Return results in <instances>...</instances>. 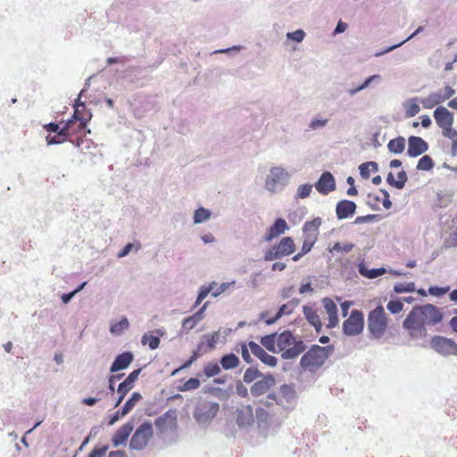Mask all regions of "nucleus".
Returning a JSON list of instances; mask_svg holds the SVG:
<instances>
[{
  "instance_id": "obj_1",
  "label": "nucleus",
  "mask_w": 457,
  "mask_h": 457,
  "mask_svg": "<svg viewBox=\"0 0 457 457\" xmlns=\"http://www.w3.org/2000/svg\"><path fill=\"white\" fill-rule=\"evenodd\" d=\"M441 310L431 303L414 306L403 322V327L413 338H423L428 336L426 325L435 326L443 320Z\"/></svg>"
},
{
  "instance_id": "obj_2",
  "label": "nucleus",
  "mask_w": 457,
  "mask_h": 457,
  "mask_svg": "<svg viewBox=\"0 0 457 457\" xmlns=\"http://www.w3.org/2000/svg\"><path fill=\"white\" fill-rule=\"evenodd\" d=\"M334 346H320L312 345L301 358L300 364L305 370L315 372L327 361L330 353L333 352Z\"/></svg>"
},
{
  "instance_id": "obj_3",
  "label": "nucleus",
  "mask_w": 457,
  "mask_h": 457,
  "mask_svg": "<svg viewBox=\"0 0 457 457\" xmlns=\"http://www.w3.org/2000/svg\"><path fill=\"white\" fill-rule=\"evenodd\" d=\"M304 349L303 341H296L290 331H284L278 336V351L283 359H294Z\"/></svg>"
},
{
  "instance_id": "obj_4",
  "label": "nucleus",
  "mask_w": 457,
  "mask_h": 457,
  "mask_svg": "<svg viewBox=\"0 0 457 457\" xmlns=\"http://www.w3.org/2000/svg\"><path fill=\"white\" fill-rule=\"evenodd\" d=\"M388 328V318L381 305L377 306L368 314V330L370 337L381 338Z\"/></svg>"
},
{
  "instance_id": "obj_5",
  "label": "nucleus",
  "mask_w": 457,
  "mask_h": 457,
  "mask_svg": "<svg viewBox=\"0 0 457 457\" xmlns=\"http://www.w3.org/2000/svg\"><path fill=\"white\" fill-rule=\"evenodd\" d=\"M295 250V245L291 237H283L278 244L268 249L264 254V260L267 262L287 256Z\"/></svg>"
},
{
  "instance_id": "obj_6",
  "label": "nucleus",
  "mask_w": 457,
  "mask_h": 457,
  "mask_svg": "<svg viewBox=\"0 0 457 457\" xmlns=\"http://www.w3.org/2000/svg\"><path fill=\"white\" fill-rule=\"evenodd\" d=\"M434 118L436 125L442 129V135L449 136V134L453 135L455 129H453V120L454 116L453 113L451 112L447 108L444 106H439L434 111Z\"/></svg>"
},
{
  "instance_id": "obj_7",
  "label": "nucleus",
  "mask_w": 457,
  "mask_h": 457,
  "mask_svg": "<svg viewBox=\"0 0 457 457\" xmlns=\"http://www.w3.org/2000/svg\"><path fill=\"white\" fill-rule=\"evenodd\" d=\"M220 405L210 401L199 402L194 411V418L199 423L210 422L218 413Z\"/></svg>"
},
{
  "instance_id": "obj_8",
  "label": "nucleus",
  "mask_w": 457,
  "mask_h": 457,
  "mask_svg": "<svg viewBox=\"0 0 457 457\" xmlns=\"http://www.w3.org/2000/svg\"><path fill=\"white\" fill-rule=\"evenodd\" d=\"M364 317L359 310H353L350 316L343 322V332L346 336H357L363 331Z\"/></svg>"
},
{
  "instance_id": "obj_9",
  "label": "nucleus",
  "mask_w": 457,
  "mask_h": 457,
  "mask_svg": "<svg viewBox=\"0 0 457 457\" xmlns=\"http://www.w3.org/2000/svg\"><path fill=\"white\" fill-rule=\"evenodd\" d=\"M152 436V424L149 422H145L141 424L133 434L129 444L130 447L136 450H141L147 445Z\"/></svg>"
},
{
  "instance_id": "obj_10",
  "label": "nucleus",
  "mask_w": 457,
  "mask_h": 457,
  "mask_svg": "<svg viewBox=\"0 0 457 457\" xmlns=\"http://www.w3.org/2000/svg\"><path fill=\"white\" fill-rule=\"evenodd\" d=\"M288 179V173L281 167H272L265 180V188L275 193L280 186H284Z\"/></svg>"
},
{
  "instance_id": "obj_11",
  "label": "nucleus",
  "mask_w": 457,
  "mask_h": 457,
  "mask_svg": "<svg viewBox=\"0 0 457 457\" xmlns=\"http://www.w3.org/2000/svg\"><path fill=\"white\" fill-rule=\"evenodd\" d=\"M454 94L455 90L451 86H446L444 91L433 92L427 97L421 98L420 103L424 108L432 109L451 98Z\"/></svg>"
},
{
  "instance_id": "obj_12",
  "label": "nucleus",
  "mask_w": 457,
  "mask_h": 457,
  "mask_svg": "<svg viewBox=\"0 0 457 457\" xmlns=\"http://www.w3.org/2000/svg\"><path fill=\"white\" fill-rule=\"evenodd\" d=\"M430 345L442 355H457V344L451 338L435 336L431 338Z\"/></svg>"
},
{
  "instance_id": "obj_13",
  "label": "nucleus",
  "mask_w": 457,
  "mask_h": 457,
  "mask_svg": "<svg viewBox=\"0 0 457 457\" xmlns=\"http://www.w3.org/2000/svg\"><path fill=\"white\" fill-rule=\"evenodd\" d=\"M141 370L137 369L133 370L126 379L119 385L118 387V395L119 398L115 406H119L121 402L124 400L126 395L134 387L135 381L137 380L138 375L140 374Z\"/></svg>"
},
{
  "instance_id": "obj_14",
  "label": "nucleus",
  "mask_w": 457,
  "mask_h": 457,
  "mask_svg": "<svg viewBox=\"0 0 457 457\" xmlns=\"http://www.w3.org/2000/svg\"><path fill=\"white\" fill-rule=\"evenodd\" d=\"M316 190L321 195H328L336 189V182L329 171L323 172L315 184Z\"/></svg>"
},
{
  "instance_id": "obj_15",
  "label": "nucleus",
  "mask_w": 457,
  "mask_h": 457,
  "mask_svg": "<svg viewBox=\"0 0 457 457\" xmlns=\"http://www.w3.org/2000/svg\"><path fill=\"white\" fill-rule=\"evenodd\" d=\"M249 348L252 353L264 364L270 367H275L277 365V358L266 353V351L255 342H249Z\"/></svg>"
},
{
  "instance_id": "obj_16",
  "label": "nucleus",
  "mask_w": 457,
  "mask_h": 457,
  "mask_svg": "<svg viewBox=\"0 0 457 457\" xmlns=\"http://www.w3.org/2000/svg\"><path fill=\"white\" fill-rule=\"evenodd\" d=\"M428 148V143L420 137L411 136L408 139V154L411 157L424 154Z\"/></svg>"
},
{
  "instance_id": "obj_17",
  "label": "nucleus",
  "mask_w": 457,
  "mask_h": 457,
  "mask_svg": "<svg viewBox=\"0 0 457 457\" xmlns=\"http://www.w3.org/2000/svg\"><path fill=\"white\" fill-rule=\"evenodd\" d=\"M236 421L240 427L251 426L254 422L253 410L251 405H243L236 411Z\"/></svg>"
},
{
  "instance_id": "obj_18",
  "label": "nucleus",
  "mask_w": 457,
  "mask_h": 457,
  "mask_svg": "<svg viewBox=\"0 0 457 457\" xmlns=\"http://www.w3.org/2000/svg\"><path fill=\"white\" fill-rule=\"evenodd\" d=\"M287 229L288 226L287 221L282 218H278L275 220L273 225L269 228L263 240L265 242H270L272 239L284 234Z\"/></svg>"
},
{
  "instance_id": "obj_19",
  "label": "nucleus",
  "mask_w": 457,
  "mask_h": 457,
  "mask_svg": "<svg viewBox=\"0 0 457 457\" xmlns=\"http://www.w3.org/2000/svg\"><path fill=\"white\" fill-rule=\"evenodd\" d=\"M88 122V115L85 114L84 117H81V121L69 120L65 125L63 126L68 137L75 136L82 133Z\"/></svg>"
},
{
  "instance_id": "obj_20",
  "label": "nucleus",
  "mask_w": 457,
  "mask_h": 457,
  "mask_svg": "<svg viewBox=\"0 0 457 457\" xmlns=\"http://www.w3.org/2000/svg\"><path fill=\"white\" fill-rule=\"evenodd\" d=\"M275 384L274 378L272 376H267L261 380L256 381L250 389L252 395L260 396L266 394L270 387Z\"/></svg>"
},
{
  "instance_id": "obj_21",
  "label": "nucleus",
  "mask_w": 457,
  "mask_h": 457,
  "mask_svg": "<svg viewBox=\"0 0 457 457\" xmlns=\"http://www.w3.org/2000/svg\"><path fill=\"white\" fill-rule=\"evenodd\" d=\"M323 307L328 317V328H335L338 325L339 319L337 315V306L330 298H324L322 300Z\"/></svg>"
},
{
  "instance_id": "obj_22",
  "label": "nucleus",
  "mask_w": 457,
  "mask_h": 457,
  "mask_svg": "<svg viewBox=\"0 0 457 457\" xmlns=\"http://www.w3.org/2000/svg\"><path fill=\"white\" fill-rule=\"evenodd\" d=\"M133 428L134 427L131 422L123 424L112 436V445L114 446H119L120 445L124 444L133 431Z\"/></svg>"
},
{
  "instance_id": "obj_23",
  "label": "nucleus",
  "mask_w": 457,
  "mask_h": 457,
  "mask_svg": "<svg viewBox=\"0 0 457 457\" xmlns=\"http://www.w3.org/2000/svg\"><path fill=\"white\" fill-rule=\"evenodd\" d=\"M356 210V204L353 201L342 200L336 207L337 216L339 220L346 219L353 215Z\"/></svg>"
},
{
  "instance_id": "obj_24",
  "label": "nucleus",
  "mask_w": 457,
  "mask_h": 457,
  "mask_svg": "<svg viewBox=\"0 0 457 457\" xmlns=\"http://www.w3.org/2000/svg\"><path fill=\"white\" fill-rule=\"evenodd\" d=\"M134 356L130 352H124L119 354L111 366V372H116L124 370L132 362Z\"/></svg>"
},
{
  "instance_id": "obj_25",
  "label": "nucleus",
  "mask_w": 457,
  "mask_h": 457,
  "mask_svg": "<svg viewBox=\"0 0 457 457\" xmlns=\"http://www.w3.org/2000/svg\"><path fill=\"white\" fill-rule=\"evenodd\" d=\"M321 223L322 220L320 217L314 218L310 221H306L303 227V237H312L314 239H318Z\"/></svg>"
},
{
  "instance_id": "obj_26",
  "label": "nucleus",
  "mask_w": 457,
  "mask_h": 457,
  "mask_svg": "<svg viewBox=\"0 0 457 457\" xmlns=\"http://www.w3.org/2000/svg\"><path fill=\"white\" fill-rule=\"evenodd\" d=\"M303 313L309 323L319 331L321 328L322 323L317 311L312 306H303Z\"/></svg>"
},
{
  "instance_id": "obj_27",
  "label": "nucleus",
  "mask_w": 457,
  "mask_h": 457,
  "mask_svg": "<svg viewBox=\"0 0 457 457\" xmlns=\"http://www.w3.org/2000/svg\"><path fill=\"white\" fill-rule=\"evenodd\" d=\"M370 201L373 202L374 204H378V202H381L384 208L388 210L392 206V203L390 201V195L388 192L385 189H379L378 195H369Z\"/></svg>"
},
{
  "instance_id": "obj_28",
  "label": "nucleus",
  "mask_w": 457,
  "mask_h": 457,
  "mask_svg": "<svg viewBox=\"0 0 457 457\" xmlns=\"http://www.w3.org/2000/svg\"><path fill=\"white\" fill-rule=\"evenodd\" d=\"M295 306H296V303L294 302H288L287 303L283 304L273 318H268L265 320L266 323L272 324V323L276 322L283 315H288V314L292 313L294 312Z\"/></svg>"
},
{
  "instance_id": "obj_29",
  "label": "nucleus",
  "mask_w": 457,
  "mask_h": 457,
  "mask_svg": "<svg viewBox=\"0 0 457 457\" xmlns=\"http://www.w3.org/2000/svg\"><path fill=\"white\" fill-rule=\"evenodd\" d=\"M239 359L234 353L225 354L220 359V365L224 370H232L239 365Z\"/></svg>"
},
{
  "instance_id": "obj_30",
  "label": "nucleus",
  "mask_w": 457,
  "mask_h": 457,
  "mask_svg": "<svg viewBox=\"0 0 457 457\" xmlns=\"http://www.w3.org/2000/svg\"><path fill=\"white\" fill-rule=\"evenodd\" d=\"M387 148L391 153L402 154L405 148V139L403 137L391 139L387 144Z\"/></svg>"
},
{
  "instance_id": "obj_31",
  "label": "nucleus",
  "mask_w": 457,
  "mask_h": 457,
  "mask_svg": "<svg viewBox=\"0 0 457 457\" xmlns=\"http://www.w3.org/2000/svg\"><path fill=\"white\" fill-rule=\"evenodd\" d=\"M262 345L269 351L278 353V336L276 334L268 335L261 339Z\"/></svg>"
},
{
  "instance_id": "obj_32",
  "label": "nucleus",
  "mask_w": 457,
  "mask_h": 457,
  "mask_svg": "<svg viewBox=\"0 0 457 457\" xmlns=\"http://www.w3.org/2000/svg\"><path fill=\"white\" fill-rule=\"evenodd\" d=\"M142 398L141 395L134 392L121 408L120 415H127Z\"/></svg>"
},
{
  "instance_id": "obj_33",
  "label": "nucleus",
  "mask_w": 457,
  "mask_h": 457,
  "mask_svg": "<svg viewBox=\"0 0 457 457\" xmlns=\"http://www.w3.org/2000/svg\"><path fill=\"white\" fill-rule=\"evenodd\" d=\"M68 137H68L64 128L62 127L61 129V130L56 132V135H54V136H51V135L46 136V143H47L48 145H58V144H62V143L67 141Z\"/></svg>"
},
{
  "instance_id": "obj_34",
  "label": "nucleus",
  "mask_w": 457,
  "mask_h": 457,
  "mask_svg": "<svg viewBox=\"0 0 457 457\" xmlns=\"http://www.w3.org/2000/svg\"><path fill=\"white\" fill-rule=\"evenodd\" d=\"M220 339V333L218 331L212 332L210 334H206L203 336V341L200 343L202 346L204 344L207 346V351H212L215 348L218 341Z\"/></svg>"
},
{
  "instance_id": "obj_35",
  "label": "nucleus",
  "mask_w": 457,
  "mask_h": 457,
  "mask_svg": "<svg viewBox=\"0 0 457 457\" xmlns=\"http://www.w3.org/2000/svg\"><path fill=\"white\" fill-rule=\"evenodd\" d=\"M359 272L361 276L368 278H375L385 273V269H372L369 270L363 263L359 265Z\"/></svg>"
},
{
  "instance_id": "obj_36",
  "label": "nucleus",
  "mask_w": 457,
  "mask_h": 457,
  "mask_svg": "<svg viewBox=\"0 0 457 457\" xmlns=\"http://www.w3.org/2000/svg\"><path fill=\"white\" fill-rule=\"evenodd\" d=\"M361 176L368 179L370 177V172L378 170V164L375 162H367L360 165L359 167Z\"/></svg>"
},
{
  "instance_id": "obj_37",
  "label": "nucleus",
  "mask_w": 457,
  "mask_h": 457,
  "mask_svg": "<svg viewBox=\"0 0 457 457\" xmlns=\"http://www.w3.org/2000/svg\"><path fill=\"white\" fill-rule=\"evenodd\" d=\"M85 114L88 115L89 121L92 117L91 112L86 108V105L83 103H77L75 104V110L71 120L81 121V117H84Z\"/></svg>"
},
{
  "instance_id": "obj_38",
  "label": "nucleus",
  "mask_w": 457,
  "mask_h": 457,
  "mask_svg": "<svg viewBox=\"0 0 457 457\" xmlns=\"http://www.w3.org/2000/svg\"><path fill=\"white\" fill-rule=\"evenodd\" d=\"M201 350H202V344H199L197 346V349L193 351L191 357L187 361H185L179 368L176 369L172 372V375L177 374L178 372H179L182 370H186V369L189 368L191 366V364L200 357Z\"/></svg>"
},
{
  "instance_id": "obj_39",
  "label": "nucleus",
  "mask_w": 457,
  "mask_h": 457,
  "mask_svg": "<svg viewBox=\"0 0 457 457\" xmlns=\"http://www.w3.org/2000/svg\"><path fill=\"white\" fill-rule=\"evenodd\" d=\"M129 323L127 318H122L120 321L112 324L110 332L113 335H120L122 332L129 328Z\"/></svg>"
},
{
  "instance_id": "obj_40",
  "label": "nucleus",
  "mask_w": 457,
  "mask_h": 457,
  "mask_svg": "<svg viewBox=\"0 0 457 457\" xmlns=\"http://www.w3.org/2000/svg\"><path fill=\"white\" fill-rule=\"evenodd\" d=\"M394 291L397 294L413 292L415 291V284L413 282H399L395 284Z\"/></svg>"
},
{
  "instance_id": "obj_41",
  "label": "nucleus",
  "mask_w": 457,
  "mask_h": 457,
  "mask_svg": "<svg viewBox=\"0 0 457 457\" xmlns=\"http://www.w3.org/2000/svg\"><path fill=\"white\" fill-rule=\"evenodd\" d=\"M142 344L148 345L150 349L155 350L159 347L160 338L152 334H145L142 337Z\"/></svg>"
},
{
  "instance_id": "obj_42",
  "label": "nucleus",
  "mask_w": 457,
  "mask_h": 457,
  "mask_svg": "<svg viewBox=\"0 0 457 457\" xmlns=\"http://www.w3.org/2000/svg\"><path fill=\"white\" fill-rule=\"evenodd\" d=\"M220 372V367L217 362L211 361L204 365V373L206 377L211 378Z\"/></svg>"
},
{
  "instance_id": "obj_43",
  "label": "nucleus",
  "mask_w": 457,
  "mask_h": 457,
  "mask_svg": "<svg viewBox=\"0 0 457 457\" xmlns=\"http://www.w3.org/2000/svg\"><path fill=\"white\" fill-rule=\"evenodd\" d=\"M420 111V105L417 104L416 99H411L406 104L405 116L411 118L418 114Z\"/></svg>"
},
{
  "instance_id": "obj_44",
  "label": "nucleus",
  "mask_w": 457,
  "mask_h": 457,
  "mask_svg": "<svg viewBox=\"0 0 457 457\" xmlns=\"http://www.w3.org/2000/svg\"><path fill=\"white\" fill-rule=\"evenodd\" d=\"M434 167V162L429 155L422 156L417 164V169L420 170H430Z\"/></svg>"
},
{
  "instance_id": "obj_45",
  "label": "nucleus",
  "mask_w": 457,
  "mask_h": 457,
  "mask_svg": "<svg viewBox=\"0 0 457 457\" xmlns=\"http://www.w3.org/2000/svg\"><path fill=\"white\" fill-rule=\"evenodd\" d=\"M354 247L353 244L352 243H335L332 247L329 248L330 253L334 252H342V253H349L353 250Z\"/></svg>"
},
{
  "instance_id": "obj_46",
  "label": "nucleus",
  "mask_w": 457,
  "mask_h": 457,
  "mask_svg": "<svg viewBox=\"0 0 457 457\" xmlns=\"http://www.w3.org/2000/svg\"><path fill=\"white\" fill-rule=\"evenodd\" d=\"M211 217V212L203 207L198 208L195 212L194 221L195 223H201L207 220Z\"/></svg>"
},
{
  "instance_id": "obj_47",
  "label": "nucleus",
  "mask_w": 457,
  "mask_h": 457,
  "mask_svg": "<svg viewBox=\"0 0 457 457\" xmlns=\"http://www.w3.org/2000/svg\"><path fill=\"white\" fill-rule=\"evenodd\" d=\"M237 352H240L242 358L246 363H251L253 361L250 353H249V344L246 343H240L235 349Z\"/></svg>"
},
{
  "instance_id": "obj_48",
  "label": "nucleus",
  "mask_w": 457,
  "mask_h": 457,
  "mask_svg": "<svg viewBox=\"0 0 457 457\" xmlns=\"http://www.w3.org/2000/svg\"><path fill=\"white\" fill-rule=\"evenodd\" d=\"M386 309L392 314H398L403 310V303L400 300H392L387 303Z\"/></svg>"
},
{
  "instance_id": "obj_49",
  "label": "nucleus",
  "mask_w": 457,
  "mask_h": 457,
  "mask_svg": "<svg viewBox=\"0 0 457 457\" xmlns=\"http://www.w3.org/2000/svg\"><path fill=\"white\" fill-rule=\"evenodd\" d=\"M261 375L260 371L255 368H248L243 376L245 383L249 384L255 380Z\"/></svg>"
},
{
  "instance_id": "obj_50",
  "label": "nucleus",
  "mask_w": 457,
  "mask_h": 457,
  "mask_svg": "<svg viewBox=\"0 0 457 457\" xmlns=\"http://www.w3.org/2000/svg\"><path fill=\"white\" fill-rule=\"evenodd\" d=\"M212 292V286H203L200 287L198 295L195 302L194 307H197Z\"/></svg>"
},
{
  "instance_id": "obj_51",
  "label": "nucleus",
  "mask_w": 457,
  "mask_h": 457,
  "mask_svg": "<svg viewBox=\"0 0 457 457\" xmlns=\"http://www.w3.org/2000/svg\"><path fill=\"white\" fill-rule=\"evenodd\" d=\"M200 386V381L198 378H189L181 386H179V391L186 392L190 390H195Z\"/></svg>"
},
{
  "instance_id": "obj_52",
  "label": "nucleus",
  "mask_w": 457,
  "mask_h": 457,
  "mask_svg": "<svg viewBox=\"0 0 457 457\" xmlns=\"http://www.w3.org/2000/svg\"><path fill=\"white\" fill-rule=\"evenodd\" d=\"M312 190V185H311V184L301 185L297 188L296 197L304 199L311 195Z\"/></svg>"
},
{
  "instance_id": "obj_53",
  "label": "nucleus",
  "mask_w": 457,
  "mask_h": 457,
  "mask_svg": "<svg viewBox=\"0 0 457 457\" xmlns=\"http://www.w3.org/2000/svg\"><path fill=\"white\" fill-rule=\"evenodd\" d=\"M199 321L195 318L194 315L185 318L182 320V329L186 331H189L193 329Z\"/></svg>"
},
{
  "instance_id": "obj_54",
  "label": "nucleus",
  "mask_w": 457,
  "mask_h": 457,
  "mask_svg": "<svg viewBox=\"0 0 457 457\" xmlns=\"http://www.w3.org/2000/svg\"><path fill=\"white\" fill-rule=\"evenodd\" d=\"M316 241L317 239H314L312 237H303V242L302 245L301 252H303V253L304 254L308 253L312 250Z\"/></svg>"
},
{
  "instance_id": "obj_55",
  "label": "nucleus",
  "mask_w": 457,
  "mask_h": 457,
  "mask_svg": "<svg viewBox=\"0 0 457 457\" xmlns=\"http://www.w3.org/2000/svg\"><path fill=\"white\" fill-rule=\"evenodd\" d=\"M380 79L379 75H372L369 77L361 86H359L356 88L351 89L350 94L354 95L355 93L366 88L373 80H378Z\"/></svg>"
},
{
  "instance_id": "obj_56",
  "label": "nucleus",
  "mask_w": 457,
  "mask_h": 457,
  "mask_svg": "<svg viewBox=\"0 0 457 457\" xmlns=\"http://www.w3.org/2000/svg\"><path fill=\"white\" fill-rule=\"evenodd\" d=\"M107 450H108V445L96 446L91 451L88 457H104L106 454Z\"/></svg>"
},
{
  "instance_id": "obj_57",
  "label": "nucleus",
  "mask_w": 457,
  "mask_h": 457,
  "mask_svg": "<svg viewBox=\"0 0 457 457\" xmlns=\"http://www.w3.org/2000/svg\"><path fill=\"white\" fill-rule=\"evenodd\" d=\"M406 180H407L406 172L404 170L400 171L397 174V180L395 183V187H396L397 189L403 188V187L406 183Z\"/></svg>"
},
{
  "instance_id": "obj_58",
  "label": "nucleus",
  "mask_w": 457,
  "mask_h": 457,
  "mask_svg": "<svg viewBox=\"0 0 457 457\" xmlns=\"http://www.w3.org/2000/svg\"><path fill=\"white\" fill-rule=\"evenodd\" d=\"M305 33L302 29H297L295 32L287 33V37L295 42H302L304 38Z\"/></svg>"
},
{
  "instance_id": "obj_59",
  "label": "nucleus",
  "mask_w": 457,
  "mask_h": 457,
  "mask_svg": "<svg viewBox=\"0 0 457 457\" xmlns=\"http://www.w3.org/2000/svg\"><path fill=\"white\" fill-rule=\"evenodd\" d=\"M449 290H450L449 287H430L428 288V293L431 295L440 296V295L446 294Z\"/></svg>"
},
{
  "instance_id": "obj_60",
  "label": "nucleus",
  "mask_w": 457,
  "mask_h": 457,
  "mask_svg": "<svg viewBox=\"0 0 457 457\" xmlns=\"http://www.w3.org/2000/svg\"><path fill=\"white\" fill-rule=\"evenodd\" d=\"M208 286H212V292L210 294H212V295L214 297L220 295L228 287L226 284H221L219 288L215 289V287H217V283L214 281L210 283Z\"/></svg>"
},
{
  "instance_id": "obj_61",
  "label": "nucleus",
  "mask_w": 457,
  "mask_h": 457,
  "mask_svg": "<svg viewBox=\"0 0 457 457\" xmlns=\"http://www.w3.org/2000/svg\"><path fill=\"white\" fill-rule=\"evenodd\" d=\"M86 282L82 283L77 289L73 290L72 292L69 293V294H64L62 295V301L64 303H67L71 301V299L78 293L79 292L80 290H82L84 288V287L86 286Z\"/></svg>"
},
{
  "instance_id": "obj_62",
  "label": "nucleus",
  "mask_w": 457,
  "mask_h": 457,
  "mask_svg": "<svg viewBox=\"0 0 457 457\" xmlns=\"http://www.w3.org/2000/svg\"><path fill=\"white\" fill-rule=\"evenodd\" d=\"M328 123V120H319V119H315V120H312L310 123V128L312 129H316L318 128H320V127H323L325 126L326 124Z\"/></svg>"
},
{
  "instance_id": "obj_63",
  "label": "nucleus",
  "mask_w": 457,
  "mask_h": 457,
  "mask_svg": "<svg viewBox=\"0 0 457 457\" xmlns=\"http://www.w3.org/2000/svg\"><path fill=\"white\" fill-rule=\"evenodd\" d=\"M44 129L47 132H54V133H56L58 132L59 130H61L60 129V126L59 124L57 123H54V122H50V123H47V124H45L43 126Z\"/></svg>"
},
{
  "instance_id": "obj_64",
  "label": "nucleus",
  "mask_w": 457,
  "mask_h": 457,
  "mask_svg": "<svg viewBox=\"0 0 457 457\" xmlns=\"http://www.w3.org/2000/svg\"><path fill=\"white\" fill-rule=\"evenodd\" d=\"M445 137L452 141V152L455 154L457 153V131H455L453 135L449 134V136H445Z\"/></svg>"
}]
</instances>
